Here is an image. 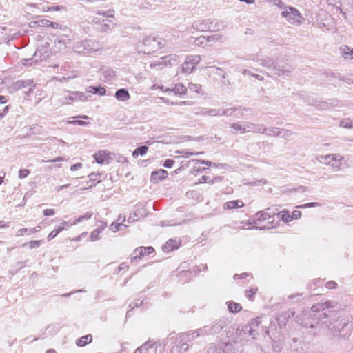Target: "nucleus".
I'll return each instance as SVG.
<instances>
[{
    "instance_id": "f257e3e1",
    "label": "nucleus",
    "mask_w": 353,
    "mask_h": 353,
    "mask_svg": "<svg viewBox=\"0 0 353 353\" xmlns=\"http://www.w3.org/2000/svg\"><path fill=\"white\" fill-rule=\"evenodd\" d=\"M338 305L335 301H327L323 303H318L311 307L310 314H304L303 318L298 320V323L304 327L314 328L319 325H321V321L319 316L321 318L323 312L326 310L334 309Z\"/></svg>"
},
{
    "instance_id": "f03ea898",
    "label": "nucleus",
    "mask_w": 353,
    "mask_h": 353,
    "mask_svg": "<svg viewBox=\"0 0 353 353\" xmlns=\"http://www.w3.org/2000/svg\"><path fill=\"white\" fill-rule=\"evenodd\" d=\"M321 325L331 330L334 336L341 334L344 328L348 325V320L345 316H339L336 310L333 309L326 310L323 312L321 318Z\"/></svg>"
},
{
    "instance_id": "7ed1b4c3",
    "label": "nucleus",
    "mask_w": 353,
    "mask_h": 353,
    "mask_svg": "<svg viewBox=\"0 0 353 353\" xmlns=\"http://www.w3.org/2000/svg\"><path fill=\"white\" fill-rule=\"evenodd\" d=\"M258 61L259 65L269 70L268 76L290 77L294 70V67L291 64L280 61L279 59H276L275 62H274L272 59L265 57L258 59Z\"/></svg>"
},
{
    "instance_id": "20e7f679",
    "label": "nucleus",
    "mask_w": 353,
    "mask_h": 353,
    "mask_svg": "<svg viewBox=\"0 0 353 353\" xmlns=\"http://www.w3.org/2000/svg\"><path fill=\"white\" fill-rule=\"evenodd\" d=\"M137 48L143 54H150L161 48V43L154 37H146L138 43Z\"/></svg>"
},
{
    "instance_id": "39448f33",
    "label": "nucleus",
    "mask_w": 353,
    "mask_h": 353,
    "mask_svg": "<svg viewBox=\"0 0 353 353\" xmlns=\"http://www.w3.org/2000/svg\"><path fill=\"white\" fill-rule=\"evenodd\" d=\"M201 57L199 55H190L186 57L184 63L181 65L180 70L182 73L190 74L195 69L196 65L199 63Z\"/></svg>"
},
{
    "instance_id": "423d86ee",
    "label": "nucleus",
    "mask_w": 353,
    "mask_h": 353,
    "mask_svg": "<svg viewBox=\"0 0 353 353\" xmlns=\"http://www.w3.org/2000/svg\"><path fill=\"white\" fill-rule=\"evenodd\" d=\"M281 16L286 18L291 23H299L302 19L300 12L293 7H289L288 9L285 8L282 11Z\"/></svg>"
},
{
    "instance_id": "0eeeda50",
    "label": "nucleus",
    "mask_w": 353,
    "mask_h": 353,
    "mask_svg": "<svg viewBox=\"0 0 353 353\" xmlns=\"http://www.w3.org/2000/svg\"><path fill=\"white\" fill-rule=\"evenodd\" d=\"M154 252V248L152 246L138 247L132 254V259L134 261H139L143 256L149 255Z\"/></svg>"
},
{
    "instance_id": "6e6552de",
    "label": "nucleus",
    "mask_w": 353,
    "mask_h": 353,
    "mask_svg": "<svg viewBox=\"0 0 353 353\" xmlns=\"http://www.w3.org/2000/svg\"><path fill=\"white\" fill-rule=\"evenodd\" d=\"M189 348V345L187 341L183 339L182 333L179 334L178 339L176 341V343L172 346L170 352L174 353L176 350L179 353H183L186 352Z\"/></svg>"
},
{
    "instance_id": "1a4fd4ad",
    "label": "nucleus",
    "mask_w": 353,
    "mask_h": 353,
    "mask_svg": "<svg viewBox=\"0 0 353 353\" xmlns=\"http://www.w3.org/2000/svg\"><path fill=\"white\" fill-rule=\"evenodd\" d=\"M294 314V312L288 310L285 312H283L279 314V316L276 317V321L280 329H282L286 326L288 321L290 318L293 317Z\"/></svg>"
},
{
    "instance_id": "9d476101",
    "label": "nucleus",
    "mask_w": 353,
    "mask_h": 353,
    "mask_svg": "<svg viewBox=\"0 0 353 353\" xmlns=\"http://www.w3.org/2000/svg\"><path fill=\"white\" fill-rule=\"evenodd\" d=\"M168 176V172L163 169H159L157 170L152 171L150 176V181L157 183L160 181L166 179Z\"/></svg>"
},
{
    "instance_id": "9b49d317",
    "label": "nucleus",
    "mask_w": 353,
    "mask_h": 353,
    "mask_svg": "<svg viewBox=\"0 0 353 353\" xmlns=\"http://www.w3.org/2000/svg\"><path fill=\"white\" fill-rule=\"evenodd\" d=\"M237 332L239 335H248L253 339H256V336L259 334L258 332L250 325H245L243 326L241 329L238 328Z\"/></svg>"
},
{
    "instance_id": "f8f14e48",
    "label": "nucleus",
    "mask_w": 353,
    "mask_h": 353,
    "mask_svg": "<svg viewBox=\"0 0 353 353\" xmlns=\"http://www.w3.org/2000/svg\"><path fill=\"white\" fill-rule=\"evenodd\" d=\"M191 28L201 32L209 31L210 29V27L209 26V19L194 21L192 23Z\"/></svg>"
},
{
    "instance_id": "ddd939ff",
    "label": "nucleus",
    "mask_w": 353,
    "mask_h": 353,
    "mask_svg": "<svg viewBox=\"0 0 353 353\" xmlns=\"http://www.w3.org/2000/svg\"><path fill=\"white\" fill-rule=\"evenodd\" d=\"M159 88L165 92H173L174 94H179L180 96L185 94L188 90V88L181 83L176 84L173 88H166L164 90V87L163 85Z\"/></svg>"
},
{
    "instance_id": "4468645a",
    "label": "nucleus",
    "mask_w": 353,
    "mask_h": 353,
    "mask_svg": "<svg viewBox=\"0 0 353 353\" xmlns=\"http://www.w3.org/2000/svg\"><path fill=\"white\" fill-rule=\"evenodd\" d=\"M176 56L174 54H169L161 57L157 60V65H172L176 63Z\"/></svg>"
},
{
    "instance_id": "2eb2a0df",
    "label": "nucleus",
    "mask_w": 353,
    "mask_h": 353,
    "mask_svg": "<svg viewBox=\"0 0 353 353\" xmlns=\"http://www.w3.org/2000/svg\"><path fill=\"white\" fill-rule=\"evenodd\" d=\"M227 321L226 320H216L214 322L213 325L210 327V334H215L221 332L223 327L226 326Z\"/></svg>"
},
{
    "instance_id": "dca6fc26",
    "label": "nucleus",
    "mask_w": 353,
    "mask_h": 353,
    "mask_svg": "<svg viewBox=\"0 0 353 353\" xmlns=\"http://www.w3.org/2000/svg\"><path fill=\"white\" fill-rule=\"evenodd\" d=\"M68 92L70 93V95L68 97H65L66 100H70L72 101L79 100V101L84 102V101H86L88 99V97H87L85 95V94L83 92L68 91Z\"/></svg>"
},
{
    "instance_id": "f3484780",
    "label": "nucleus",
    "mask_w": 353,
    "mask_h": 353,
    "mask_svg": "<svg viewBox=\"0 0 353 353\" xmlns=\"http://www.w3.org/2000/svg\"><path fill=\"white\" fill-rule=\"evenodd\" d=\"M33 83L34 81L32 79L17 80L13 83V88L15 90H19L28 86L34 87L35 85Z\"/></svg>"
},
{
    "instance_id": "a211bd4d",
    "label": "nucleus",
    "mask_w": 353,
    "mask_h": 353,
    "mask_svg": "<svg viewBox=\"0 0 353 353\" xmlns=\"http://www.w3.org/2000/svg\"><path fill=\"white\" fill-rule=\"evenodd\" d=\"M208 74L211 76L215 74L221 77V80L225 79L226 74L223 72L222 69L216 66H209L205 68Z\"/></svg>"
},
{
    "instance_id": "6ab92c4d",
    "label": "nucleus",
    "mask_w": 353,
    "mask_h": 353,
    "mask_svg": "<svg viewBox=\"0 0 353 353\" xmlns=\"http://www.w3.org/2000/svg\"><path fill=\"white\" fill-rule=\"evenodd\" d=\"M86 92L104 96L106 94V89L100 85L97 86L91 85L86 88Z\"/></svg>"
},
{
    "instance_id": "aec40b11",
    "label": "nucleus",
    "mask_w": 353,
    "mask_h": 353,
    "mask_svg": "<svg viewBox=\"0 0 353 353\" xmlns=\"http://www.w3.org/2000/svg\"><path fill=\"white\" fill-rule=\"evenodd\" d=\"M114 97L120 101H125L130 98V93L125 88L118 89L114 94Z\"/></svg>"
},
{
    "instance_id": "412c9836",
    "label": "nucleus",
    "mask_w": 353,
    "mask_h": 353,
    "mask_svg": "<svg viewBox=\"0 0 353 353\" xmlns=\"http://www.w3.org/2000/svg\"><path fill=\"white\" fill-rule=\"evenodd\" d=\"M179 245L180 243L176 240L170 239L163 245V250L165 252H169L178 249Z\"/></svg>"
},
{
    "instance_id": "4be33fe9",
    "label": "nucleus",
    "mask_w": 353,
    "mask_h": 353,
    "mask_svg": "<svg viewBox=\"0 0 353 353\" xmlns=\"http://www.w3.org/2000/svg\"><path fill=\"white\" fill-rule=\"evenodd\" d=\"M209 26L210 27V29L209 31L214 32V31H219L224 28L225 25L223 21H220L217 19H209Z\"/></svg>"
},
{
    "instance_id": "5701e85b",
    "label": "nucleus",
    "mask_w": 353,
    "mask_h": 353,
    "mask_svg": "<svg viewBox=\"0 0 353 353\" xmlns=\"http://www.w3.org/2000/svg\"><path fill=\"white\" fill-rule=\"evenodd\" d=\"M279 208H280L279 205H274V206L267 208L266 209L263 210V212H264V214H265V219H268L270 217H272L276 214L279 216L280 215Z\"/></svg>"
},
{
    "instance_id": "b1692460",
    "label": "nucleus",
    "mask_w": 353,
    "mask_h": 353,
    "mask_svg": "<svg viewBox=\"0 0 353 353\" xmlns=\"http://www.w3.org/2000/svg\"><path fill=\"white\" fill-rule=\"evenodd\" d=\"M105 157H107L106 150H100L93 155L95 161L99 164L107 163V159Z\"/></svg>"
},
{
    "instance_id": "393cba45",
    "label": "nucleus",
    "mask_w": 353,
    "mask_h": 353,
    "mask_svg": "<svg viewBox=\"0 0 353 353\" xmlns=\"http://www.w3.org/2000/svg\"><path fill=\"white\" fill-rule=\"evenodd\" d=\"M243 205L244 203L243 201L240 200H234L225 203L223 204V208L225 209H237L243 207Z\"/></svg>"
},
{
    "instance_id": "a878e982",
    "label": "nucleus",
    "mask_w": 353,
    "mask_h": 353,
    "mask_svg": "<svg viewBox=\"0 0 353 353\" xmlns=\"http://www.w3.org/2000/svg\"><path fill=\"white\" fill-rule=\"evenodd\" d=\"M102 225L98 228L94 230L90 234V239L92 241H95L100 239L99 234L106 227V223L101 222Z\"/></svg>"
},
{
    "instance_id": "bb28decb",
    "label": "nucleus",
    "mask_w": 353,
    "mask_h": 353,
    "mask_svg": "<svg viewBox=\"0 0 353 353\" xmlns=\"http://www.w3.org/2000/svg\"><path fill=\"white\" fill-rule=\"evenodd\" d=\"M92 341V336L91 334L85 335L76 341V344L79 347H84L88 343H91Z\"/></svg>"
},
{
    "instance_id": "cd10ccee",
    "label": "nucleus",
    "mask_w": 353,
    "mask_h": 353,
    "mask_svg": "<svg viewBox=\"0 0 353 353\" xmlns=\"http://www.w3.org/2000/svg\"><path fill=\"white\" fill-rule=\"evenodd\" d=\"M227 305L229 312L232 313H237L242 310V306L241 304L232 301H228Z\"/></svg>"
},
{
    "instance_id": "c85d7f7f",
    "label": "nucleus",
    "mask_w": 353,
    "mask_h": 353,
    "mask_svg": "<svg viewBox=\"0 0 353 353\" xmlns=\"http://www.w3.org/2000/svg\"><path fill=\"white\" fill-rule=\"evenodd\" d=\"M148 151V148L146 145H141L137 147L132 152L134 158H137L139 156L145 155Z\"/></svg>"
},
{
    "instance_id": "c756f323",
    "label": "nucleus",
    "mask_w": 353,
    "mask_h": 353,
    "mask_svg": "<svg viewBox=\"0 0 353 353\" xmlns=\"http://www.w3.org/2000/svg\"><path fill=\"white\" fill-rule=\"evenodd\" d=\"M182 336L183 339H185L187 343H190L192 341L194 340L197 338L196 336H195V333L194 330H190L185 332H181Z\"/></svg>"
},
{
    "instance_id": "7c9ffc66",
    "label": "nucleus",
    "mask_w": 353,
    "mask_h": 353,
    "mask_svg": "<svg viewBox=\"0 0 353 353\" xmlns=\"http://www.w3.org/2000/svg\"><path fill=\"white\" fill-rule=\"evenodd\" d=\"M75 52L77 53H87L88 49L87 48V41H82L81 43H77L74 46Z\"/></svg>"
},
{
    "instance_id": "2f4dec72",
    "label": "nucleus",
    "mask_w": 353,
    "mask_h": 353,
    "mask_svg": "<svg viewBox=\"0 0 353 353\" xmlns=\"http://www.w3.org/2000/svg\"><path fill=\"white\" fill-rule=\"evenodd\" d=\"M219 110H220V113H219V115H226V116H229L228 112H236L237 110H247L245 109V108H243L241 106L233 107V108H228V109H219Z\"/></svg>"
},
{
    "instance_id": "473e14b6",
    "label": "nucleus",
    "mask_w": 353,
    "mask_h": 353,
    "mask_svg": "<svg viewBox=\"0 0 353 353\" xmlns=\"http://www.w3.org/2000/svg\"><path fill=\"white\" fill-rule=\"evenodd\" d=\"M301 343V340L300 338L293 337L291 339L290 341H289V345L293 350L298 351L299 345Z\"/></svg>"
},
{
    "instance_id": "72a5a7b5",
    "label": "nucleus",
    "mask_w": 353,
    "mask_h": 353,
    "mask_svg": "<svg viewBox=\"0 0 353 353\" xmlns=\"http://www.w3.org/2000/svg\"><path fill=\"white\" fill-rule=\"evenodd\" d=\"M210 326H204L203 327H200L196 330H194V333H195V336H196L197 337L199 336H205V335H208V334H210Z\"/></svg>"
},
{
    "instance_id": "f704fd0d",
    "label": "nucleus",
    "mask_w": 353,
    "mask_h": 353,
    "mask_svg": "<svg viewBox=\"0 0 353 353\" xmlns=\"http://www.w3.org/2000/svg\"><path fill=\"white\" fill-rule=\"evenodd\" d=\"M267 220L265 219L264 212L262 211L257 212L253 216L252 223L254 224H256L258 222H261L263 221Z\"/></svg>"
},
{
    "instance_id": "c9c22d12",
    "label": "nucleus",
    "mask_w": 353,
    "mask_h": 353,
    "mask_svg": "<svg viewBox=\"0 0 353 353\" xmlns=\"http://www.w3.org/2000/svg\"><path fill=\"white\" fill-rule=\"evenodd\" d=\"M281 215V220H282L284 223H288L292 221L291 214L290 212L287 210H284L281 212L279 211Z\"/></svg>"
},
{
    "instance_id": "e433bc0d",
    "label": "nucleus",
    "mask_w": 353,
    "mask_h": 353,
    "mask_svg": "<svg viewBox=\"0 0 353 353\" xmlns=\"http://www.w3.org/2000/svg\"><path fill=\"white\" fill-rule=\"evenodd\" d=\"M340 50L345 59H350V57L352 56V48H350L349 46L344 45L341 47Z\"/></svg>"
},
{
    "instance_id": "4c0bfd02",
    "label": "nucleus",
    "mask_w": 353,
    "mask_h": 353,
    "mask_svg": "<svg viewBox=\"0 0 353 353\" xmlns=\"http://www.w3.org/2000/svg\"><path fill=\"white\" fill-rule=\"evenodd\" d=\"M122 227L126 228L127 225H124L123 223V222L122 223L113 222L110 225V230H111L113 232H116L119 230H121Z\"/></svg>"
},
{
    "instance_id": "58836bf2",
    "label": "nucleus",
    "mask_w": 353,
    "mask_h": 353,
    "mask_svg": "<svg viewBox=\"0 0 353 353\" xmlns=\"http://www.w3.org/2000/svg\"><path fill=\"white\" fill-rule=\"evenodd\" d=\"M230 127L234 130L239 131L241 134L247 132L246 127L245 125L243 126L237 123H234L231 124Z\"/></svg>"
},
{
    "instance_id": "ea45409f",
    "label": "nucleus",
    "mask_w": 353,
    "mask_h": 353,
    "mask_svg": "<svg viewBox=\"0 0 353 353\" xmlns=\"http://www.w3.org/2000/svg\"><path fill=\"white\" fill-rule=\"evenodd\" d=\"M254 132L263 133L268 136L272 135V133L268 132V128L263 125H255Z\"/></svg>"
},
{
    "instance_id": "a19ab883",
    "label": "nucleus",
    "mask_w": 353,
    "mask_h": 353,
    "mask_svg": "<svg viewBox=\"0 0 353 353\" xmlns=\"http://www.w3.org/2000/svg\"><path fill=\"white\" fill-rule=\"evenodd\" d=\"M92 212H88L84 215H81L78 219H75L73 222V224H77L78 223H80L83 220H88L92 217Z\"/></svg>"
},
{
    "instance_id": "79ce46f5",
    "label": "nucleus",
    "mask_w": 353,
    "mask_h": 353,
    "mask_svg": "<svg viewBox=\"0 0 353 353\" xmlns=\"http://www.w3.org/2000/svg\"><path fill=\"white\" fill-rule=\"evenodd\" d=\"M324 74L326 75V77L327 78H329L330 80H331V79H334V78L339 79L341 81L343 80V78L341 77V74L338 73V72H332L330 71H327V72H325Z\"/></svg>"
},
{
    "instance_id": "37998d69",
    "label": "nucleus",
    "mask_w": 353,
    "mask_h": 353,
    "mask_svg": "<svg viewBox=\"0 0 353 353\" xmlns=\"http://www.w3.org/2000/svg\"><path fill=\"white\" fill-rule=\"evenodd\" d=\"M143 301H139V299L136 300V301L133 303H130L129 305V307H130V310H129L127 313H126V316H130V312L134 308V307H139L140 305H143Z\"/></svg>"
},
{
    "instance_id": "c03bdc74",
    "label": "nucleus",
    "mask_w": 353,
    "mask_h": 353,
    "mask_svg": "<svg viewBox=\"0 0 353 353\" xmlns=\"http://www.w3.org/2000/svg\"><path fill=\"white\" fill-rule=\"evenodd\" d=\"M101 174L100 172H98V173L92 172V173L89 175V176H90V181H97V183H96L95 184H94V185H93V184L90 185V188H92V187H93V186H95V185H96V184L99 183H101V181L100 179H97V176H101Z\"/></svg>"
},
{
    "instance_id": "a18cd8bd",
    "label": "nucleus",
    "mask_w": 353,
    "mask_h": 353,
    "mask_svg": "<svg viewBox=\"0 0 353 353\" xmlns=\"http://www.w3.org/2000/svg\"><path fill=\"white\" fill-rule=\"evenodd\" d=\"M41 241L38 240H32L30 241L29 243H25L22 245L23 247H25L26 245H29L30 248L33 249L38 248L41 245Z\"/></svg>"
},
{
    "instance_id": "49530a36",
    "label": "nucleus",
    "mask_w": 353,
    "mask_h": 353,
    "mask_svg": "<svg viewBox=\"0 0 353 353\" xmlns=\"http://www.w3.org/2000/svg\"><path fill=\"white\" fill-rule=\"evenodd\" d=\"M188 89L192 92H196V93H199L200 90L201 89V85L200 84L189 83H188Z\"/></svg>"
},
{
    "instance_id": "de8ad7c7",
    "label": "nucleus",
    "mask_w": 353,
    "mask_h": 353,
    "mask_svg": "<svg viewBox=\"0 0 353 353\" xmlns=\"http://www.w3.org/2000/svg\"><path fill=\"white\" fill-rule=\"evenodd\" d=\"M103 73H104V78L108 81L112 79L115 76V72L112 69H110V68L104 70Z\"/></svg>"
},
{
    "instance_id": "09e8293b",
    "label": "nucleus",
    "mask_w": 353,
    "mask_h": 353,
    "mask_svg": "<svg viewBox=\"0 0 353 353\" xmlns=\"http://www.w3.org/2000/svg\"><path fill=\"white\" fill-rule=\"evenodd\" d=\"M206 37L201 36L195 39L194 44L198 46H201L207 43Z\"/></svg>"
},
{
    "instance_id": "8fccbe9b",
    "label": "nucleus",
    "mask_w": 353,
    "mask_h": 353,
    "mask_svg": "<svg viewBox=\"0 0 353 353\" xmlns=\"http://www.w3.org/2000/svg\"><path fill=\"white\" fill-rule=\"evenodd\" d=\"M25 267L24 263L23 262H17L16 265L13 267V268L10 271L12 274H15L20 270Z\"/></svg>"
},
{
    "instance_id": "3c124183",
    "label": "nucleus",
    "mask_w": 353,
    "mask_h": 353,
    "mask_svg": "<svg viewBox=\"0 0 353 353\" xmlns=\"http://www.w3.org/2000/svg\"><path fill=\"white\" fill-rule=\"evenodd\" d=\"M178 336H179V334H176V332H172L168 335L167 340H168V341L171 342V345H174L176 343V341L178 339Z\"/></svg>"
},
{
    "instance_id": "603ef678",
    "label": "nucleus",
    "mask_w": 353,
    "mask_h": 353,
    "mask_svg": "<svg viewBox=\"0 0 353 353\" xmlns=\"http://www.w3.org/2000/svg\"><path fill=\"white\" fill-rule=\"evenodd\" d=\"M321 205V204L320 203L311 202V203H305L303 205H298L296 208H312V207H319Z\"/></svg>"
},
{
    "instance_id": "864d4df0",
    "label": "nucleus",
    "mask_w": 353,
    "mask_h": 353,
    "mask_svg": "<svg viewBox=\"0 0 353 353\" xmlns=\"http://www.w3.org/2000/svg\"><path fill=\"white\" fill-rule=\"evenodd\" d=\"M114 10H109L107 11H98L97 14L103 15L105 17H114Z\"/></svg>"
},
{
    "instance_id": "5fc2aeb1",
    "label": "nucleus",
    "mask_w": 353,
    "mask_h": 353,
    "mask_svg": "<svg viewBox=\"0 0 353 353\" xmlns=\"http://www.w3.org/2000/svg\"><path fill=\"white\" fill-rule=\"evenodd\" d=\"M277 128H268V132L272 133L271 136L280 137L282 134V132L280 130H277Z\"/></svg>"
},
{
    "instance_id": "6e6d98bb",
    "label": "nucleus",
    "mask_w": 353,
    "mask_h": 353,
    "mask_svg": "<svg viewBox=\"0 0 353 353\" xmlns=\"http://www.w3.org/2000/svg\"><path fill=\"white\" fill-rule=\"evenodd\" d=\"M68 123L72 124V125H81V126H86L89 124V122H86V121H84L82 120H72V121H68Z\"/></svg>"
},
{
    "instance_id": "4d7b16f0",
    "label": "nucleus",
    "mask_w": 353,
    "mask_h": 353,
    "mask_svg": "<svg viewBox=\"0 0 353 353\" xmlns=\"http://www.w3.org/2000/svg\"><path fill=\"white\" fill-rule=\"evenodd\" d=\"M37 26L41 27H49L51 25V21L47 19L38 20Z\"/></svg>"
},
{
    "instance_id": "13d9d810",
    "label": "nucleus",
    "mask_w": 353,
    "mask_h": 353,
    "mask_svg": "<svg viewBox=\"0 0 353 353\" xmlns=\"http://www.w3.org/2000/svg\"><path fill=\"white\" fill-rule=\"evenodd\" d=\"M30 173V171L28 169H21L19 171V178L20 179H24L28 175H29Z\"/></svg>"
},
{
    "instance_id": "bf43d9fd",
    "label": "nucleus",
    "mask_w": 353,
    "mask_h": 353,
    "mask_svg": "<svg viewBox=\"0 0 353 353\" xmlns=\"http://www.w3.org/2000/svg\"><path fill=\"white\" fill-rule=\"evenodd\" d=\"M257 288H252L250 290L245 291V296L248 299H252L253 296L256 293Z\"/></svg>"
},
{
    "instance_id": "052dcab7",
    "label": "nucleus",
    "mask_w": 353,
    "mask_h": 353,
    "mask_svg": "<svg viewBox=\"0 0 353 353\" xmlns=\"http://www.w3.org/2000/svg\"><path fill=\"white\" fill-rule=\"evenodd\" d=\"M222 38V36L219 34H216L214 35L206 37V40L208 42H211L215 40H220Z\"/></svg>"
},
{
    "instance_id": "680f3d73",
    "label": "nucleus",
    "mask_w": 353,
    "mask_h": 353,
    "mask_svg": "<svg viewBox=\"0 0 353 353\" xmlns=\"http://www.w3.org/2000/svg\"><path fill=\"white\" fill-rule=\"evenodd\" d=\"M174 164V161L171 159H168L164 161L163 166L166 168H171Z\"/></svg>"
},
{
    "instance_id": "e2e57ef3",
    "label": "nucleus",
    "mask_w": 353,
    "mask_h": 353,
    "mask_svg": "<svg viewBox=\"0 0 353 353\" xmlns=\"http://www.w3.org/2000/svg\"><path fill=\"white\" fill-rule=\"evenodd\" d=\"M192 161H195L196 163H199L200 164L205 165L207 166H212V162L203 160V159H192Z\"/></svg>"
},
{
    "instance_id": "0e129e2a",
    "label": "nucleus",
    "mask_w": 353,
    "mask_h": 353,
    "mask_svg": "<svg viewBox=\"0 0 353 353\" xmlns=\"http://www.w3.org/2000/svg\"><path fill=\"white\" fill-rule=\"evenodd\" d=\"M147 352H148L147 344H143L141 347L137 348L134 353H147Z\"/></svg>"
},
{
    "instance_id": "69168bd1",
    "label": "nucleus",
    "mask_w": 353,
    "mask_h": 353,
    "mask_svg": "<svg viewBox=\"0 0 353 353\" xmlns=\"http://www.w3.org/2000/svg\"><path fill=\"white\" fill-rule=\"evenodd\" d=\"M260 323H261V319L259 317H256V318L252 319L250 321V323L249 325H252V327H258Z\"/></svg>"
},
{
    "instance_id": "338daca9",
    "label": "nucleus",
    "mask_w": 353,
    "mask_h": 353,
    "mask_svg": "<svg viewBox=\"0 0 353 353\" xmlns=\"http://www.w3.org/2000/svg\"><path fill=\"white\" fill-rule=\"evenodd\" d=\"M302 213L299 210H294L292 212L291 214L292 220L293 219H299L301 217Z\"/></svg>"
},
{
    "instance_id": "774afa93",
    "label": "nucleus",
    "mask_w": 353,
    "mask_h": 353,
    "mask_svg": "<svg viewBox=\"0 0 353 353\" xmlns=\"http://www.w3.org/2000/svg\"><path fill=\"white\" fill-rule=\"evenodd\" d=\"M281 132H282V134L280 137L283 138H288L292 134V132L290 130L286 129H281Z\"/></svg>"
}]
</instances>
